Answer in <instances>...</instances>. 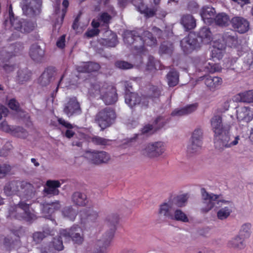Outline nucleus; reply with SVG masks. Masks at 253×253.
<instances>
[{"label":"nucleus","mask_w":253,"mask_h":253,"mask_svg":"<svg viewBox=\"0 0 253 253\" xmlns=\"http://www.w3.org/2000/svg\"><path fill=\"white\" fill-rule=\"evenodd\" d=\"M228 248L237 250L243 249L246 247L245 238L242 235H238L229 240L227 243Z\"/></svg>","instance_id":"obj_28"},{"label":"nucleus","mask_w":253,"mask_h":253,"mask_svg":"<svg viewBox=\"0 0 253 253\" xmlns=\"http://www.w3.org/2000/svg\"><path fill=\"white\" fill-rule=\"evenodd\" d=\"M221 37L223 42V44L221 46V48H224L225 45L230 47H235L238 44V37L233 31L231 30L229 32H224Z\"/></svg>","instance_id":"obj_19"},{"label":"nucleus","mask_w":253,"mask_h":253,"mask_svg":"<svg viewBox=\"0 0 253 253\" xmlns=\"http://www.w3.org/2000/svg\"><path fill=\"white\" fill-rule=\"evenodd\" d=\"M174 211L173 203L171 201L163 202L159 206L158 216L159 220L162 222H167L171 220L173 211Z\"/></svg>","instance_id":"obj_13"},{"label":"nucleus","mask_w":253,"mask_h":253,"mask_svg":"<svg viewBox=\"0 0 253 253\" xmlns=\"http://www.w3.org/2000/svg\"><path fill=\"white\" fill-rule=\"evenodd\" d=\"M61 205L59 201L51 203H45L42 205V211L45 217L49 218L52 213L61 208Z\"/></svg>","instance_id":"obj_26"},{"label":"nucleus","mask_w":253,"mask_h":253,"mask_svg":"<svg viewBox=\"0 0 253 253\" xmlns=\"http://www.w3.org/2000/svg\"><path fill=\"white\" fill-rule=\"evenodd\" d=\"M166 146L161 141L149 143L145 148L146 152L151 156L159 157L165 151Z\"/></svg>","instance_id":"obj_17"},{"label":"nucleus","mask_w":253,"mask_h":253,"mask_svg":"<svg viewBox=\"0 0 253 253\" xmlns=\"http://www.w3.org/2000/svg\"><path fill=\"white\" fill-rule=\"evenodd\" d=\"M161 90L158 86L152 85L149 90V97L151 98H159L161 95Z\"/></svg>","instance_id":"obj_54"},{"label":"nucleus","mask_w":253,"mask_h":253,"mask_svg":"<svg viewBox=\"0 0 253 253\" xmlns=\"http://www.w3.org/2000/svg\"><path fill=\"white\" fill-rule=\"evenodd\" d=\"M60 234L65 238H71L73 241L78 244H82L84 241L83 230L78 225H74L69 229H62Z\"/></svg>","instance_id":"obj_11"},{"label":"nucleus","mask_w":253,"mask_h":253,"mask_svg":"<svg viewBox=\"0 0 253 253\" xmlns=\"http://www.w3.org/2000/svg\"><path fill=\"white\" fill-rule=\"evenodd\" d=\"M8 107L12 110L18 111L20 108V105L15 98L10 99L8 103Z\"/></svg>","instance_id":"obj_62"},{"label":"nucleus","mask_w":253,"mask_h":253,"mask_svg":"<svg viewBox=\"0 0 253 253\" xmlns=\"http://www.w3.org/2000/svg\"><path fill=\"white\" fill-rule=\"evenodd\" d=\"M65 35H63L58 39L56 42V46L60 48L63 49L65 46Z\"/></svg>","instance_id":"obj_64"},{"label":"nucleus","mask_w":253,"mask_h":253,"mask_svg":"<svg viewBox=\"0 0 253 253\" xmlns=\"http://www.w3.org/2000/svg\"><path fill=\"white\" fill-rule=\"evenodd\" d=\"M63 112L69 118L82 114L81 105L76 97L73 96L67 98V102L63 108Z\"/></svg>","instance_id":"obj_10"},{"label":"nucleus","mask_w":253,"mask_h":253,"mask_svg":"<svg viewBox=\"0 0 253 253\" xmlns=\"http://www.w3.org/2000/svg\"><path fill=\"white\" fill-rule=\"evenodd\" d=\"M211 57L213 59H217L219 60L221 59L223 57L222 49L219 48L214 47L211 50Z\"/></svg>","instance_id":"obj_57"},{"label":"nucleus","mask_w":253,"mask_h":253,"mask_svg":"<svg viewBox=\"0 0 253 253\" xmlns=\"http://www.w3.org/2000/svg\"><path fill=\"white\" fill-rule=\"evenodd\" d=\"M30 204L20 202L18 205L11 206L8 211V216L11 218L24 219L30 221L34 219L35 215L31 212Z\"/></svg>","instance_id":"obj_4"},{"label":"nucleus","mask_w":253,"mask_h":253,"mask_svg":"<svg viewBox=\"0 0 253 253\" xmlns=\"http://www.w3.org/2000/svg\"><path fill=\"white\" fill-rule=\"evenodd\" d=\"M56 68L52 66L47 67L43 72V73H46V76L51 81L52 80L53 77L56 75Z\"/></svg>","instance_id":"obj_61"},{"label":"nucleus","mask_w":253,"mask_h":253,"mask_svg":"<svg viewBox=\"0 0 253 253\" xmlns=\"http://www.w3.org/2000/svg\"><path fill=\"white\" fill-rule=\"evenodd\" d=\"M62 212L65 217L71 221H74L77 215V211L72 206L65 207Z\"/></svg>","instance_id":"obj_43"},{"label":"nucleus","mask_w":253,"mask_h":253,"mask_svg":"<svg viewBox=\"0 0 253 253\" xmlns=\"http://www.w3.org/2000/svg\"><path fill=\"white\" fill-rule=\"evenodd\" d=\"M205 84L211 91H214L220 88L222 84V78L218 77L205 76Z\"/></svg>","instance_id":"obj_27"},{"label":"nucleus","mask_w":253,"mask_h":253,"mask_svg":"<svg viewBox=\"0 0 253 253\" xmlns=\"http://www.w3.org/2000/svg\"><path fill=\"white\" fill-rule=\"evenodd\" d=\"M100 33V30L98 29H88L85 32V36L89 38L93 37L94 36H97Z\"/></svg>","instance_id":"obj_63"},{"label":"nucleus","mask_w":253,"mask_h":253,"mask_svg":"<svg viewBox=\"0 0 253 253\" xmlns=\"http://www.w3.org/2000/svg\"><path fill=\"white\" fill-rule=\"evenodd\" d=\"M232 211L228 207L220 209L217 212V217L220 220L227 218L231 213Z\"/></svg>","instance_id":"obj_51"},{"label":"nucleus","mask_w":253,"mask_h":253,"mask_svg":"<svg viewBox=\"0 0 253 253\" xmlns=\"http://www.w3.org/2000/svg\"><path fill=\"white\" fill-rule=\"evenodd\" d=\"M118 43L117 36L113 33H111L108 38L102 39L100 43L107 47H115Z\"/></svg>","instance_id":"obj_39"},{"label":"nucleus","mask_w":253,"mask_h":253,"mask_svg":"<svg viewBox=\"0 0 253 253\" xmlns=\"http://www.w3.org/2000/svg\"><path fill=\"white\" fill-rule=\"evenodd\" d=\"M173 45L172 43L164 42L162 43L159 48V53L162 54H170L173 50Z\"/></svg>","instance_id":"obj_49"},{"label":"nucleus","mask_w":253,"mask_h":253,"mask_svg":"<svg viewBox=\"0 0 253 253\" xmlns=\"http://www.w3.org/2000/svg\"><path fill=\"white\" fill-rule=\"evenodd\" d=\"M86 153L91 154L93 158H108L107 153L103 151L88 150Z\"/></svg>","instance_id":"obj_53"},{"label":"nucleus","mask_w":253,"mask_h":253,"mask_svg":"<svg viewBox=\"0 0 253 253\" xmlns=\"http://www.w3.org/2000/svg\"><path fill=\"white\" fill-rule=\"evenodd\" d=\"M44 50L42 49L38 43L32 44L29 49V56L36 62H41L44 56Z\"/></svg>","instance_id":"obj_22"},{"label":"nucleus","mask_w":253,"mask_h":253,"mask_svg":"<svg viewBox=\"0 0 253 253\" xmlns=\"http://www.w3.org/2000/svg\"><path fill=\"white\" fill-rule=\"evenodd\" d=\"M91 142L95 145L109 146L112 144V140L106 139L98 136H94L91 138Z\"/></svg>","instance_id":"obj_44"},{"label":"nucleus","mask_w":253,"mask_h":253,"mask_svg":"<svg viewBox=\"0 0 253 253\" xmlns=\"http://www.w3.org/2000/svg\"><path fill=\"white\" fill-rule=\"evenodd\" d=\"M60 237L57 238H54L53 241L49 244L48 248H45L42 249L41 253H53L54 250L61 251L63 249L62 241Z\"/></svg>","instance_id":"obj_29"},{"label":"nucleus","mask_w":253,"mask_h":253,"mask_svg":"<svg viewBox=\"0 0 253 253\" xmlns=\"http://www.w3.org/2000/svg\"><path fill=\"white\" fill-rule=\"evenodd\" d=\"M88 163L90 164L91 167L96 166H100L103 164H107L108 162L109 159H87Z\"/></svg>","instance_id":"obj_59"},{"label":"nucleus","mask_w":253,"mask_h":253,"mask_svg":"<svg viewBox=\"0 0 253 253\" xmlns=\"http://www.w3.org/2000/svg\"><path fill=\"white\" fill-rule=\"evenodd\" d=\"M141 104L142 106L147 107L148 106V101L145 97H141L138 94L135 92H127V105L129 107L133 109L137 105Z\"/></svg>","instance_id":"obj_20"},{"label":"nucleus","mask_w":253,"mask_h":253,"mask_svg":"<svg viewBox=\"0 0 253 253\" xmlns=\"http://www.w3.org/2000/svg\"><path fill=\"white\" fill-rule=\"evenodd\" d=\"M12 55H10V53H7L5 57L2 58L1 56H0V67H2L3 70L6 73H10L13 71L15 69V66L13 65H9L6 64V63L8 61V60L10 58V57H11Z\"/></svg>","instance_id":"obj_42"},{"label":"nucleus","mask_w":253,"mask_h":253,"mask_svg":"<svg viewBox=\"0 0 253 253\" xmlns=\"http://www.w3.org/2000/svg\"><path fill=\"white\" fill-rule=\"evenodd\" d=\"M4 192L7 196L18 194L22 200H29L34 195L30 184L20 181H11L5 185Z\"/></svg>","instance_id":"obj_3"},{"label":"nucleus","mask_w":253,"mask_h":253,"mask_svg":"<svg viewBox=\"0 0 253 253\" xmlns=\"http://www.w3.org/2000/svg\"><path fill=\"white\" fill-rule=\"evenodd\" d=\"M168 120H166L163 116H158L156 118L153 122L154 126V131L163 128L167 123Z\"/></svg>","instance_id":"obj_47"},{"label":"nucleus","mask_w":253,"mask_h":253,"mask_svg":"<svg viewBox=\"0 0 253 253\" xmlns=\"http://www.w3.org/2000/svg\"><path fill=\"white\" fill-rule=\"evenodd\" d=\"M20 6L25 15L34 17L41 13L42 1L40 0H22Z\"/></svg>","instance_id":"obj_9"},{"label":"nucleus","mask_w":253,"mask_h":253,"mask_svg":"<svg viewBox=\"0 0 253 253\" xmlns=\"http://www.w3.org/2000/svg\"><path fill=\"white\" fill-rule=\"evenodd\" d=\"M46 75V73H42L38 79V82L42 86H45L48 85L51 81Z\"/></svg>","instance_id":"obj_58"},{"label":"nucleus","mask_w":253,"mask_h":253,"mask_svg":"<svg viewBox=\"0 0 253 253\" xmlns=\"http://www.w3.org/2000/svg\"><path fill=\"white\" fill-rule=\"evenodd\" d=\"M10 18L13 16V14L9 11ZM11 25L14 28L23 33H29L32 32L35 28L36 24L31 21L27 20H23L20 21L18 19H13L10 18Z\"/></svg>","instance_id":"obj_14"},{"label":"nucleus","mask_w":253,"mask_h":253,"mask_svg":"<svg viewBox=\"0 0 253 253\" xmlns=\"http://www.w3.org/2000/svg\"><path fill=\"white\" fill-rule=\"evenodd\" d=\"M221 70V68L218 64L210 62H205L204 63V71L208 72L210 73H213L216 72H220Z\"/></svg>","instance_id":"obj_45"},{"label":"nucleus","mask_w":253,"mask_h":253,"mask_svg":"<svg viewBox=\"0 0 253 253\" xmlns=\"http://www.w3.org/2000/svg\"><path fill=\"white\" fill-rule=\"evenodd\" d=\"M54 231L50 228H45L43 232H36L33 235V241L36 244L41 243L42 240L48 235H54Z\"/></svg>","instance_id":"obj_37"},{"label":"nucleus","mask_w":253,"mask_h":253,"mask_svg":"<svg viewBox=\"0 0 253 253\" xmlns=\"http://www.w3.org/2000/svg\"><path fill=\"white\" fill-rule=\"evenodd\" d=\"M113 236V232L109 231L96 237L93 242L94 253H107Z\"/></svg>","instance_id":"obj_8"},{"label":"nucleus","mask_w":253,"mask_h":253,"mask_svg":"<svg viewBox=\"0 0 253 253\" xmlns=\"http://www.w3.org/2000/svg\"><path fill=\"white\" fill-rule=\"evenodd\" d=\"M237 118L240 122H251L253 119V111L248 107H242L237 110Z\"/></svg>","instance_id":"obj_24"},{"label":"nucleus","mask_w":253,"mask_h":253,"mask_svg":"<svg viewBox=\"0 0 253 253\" xmlns=\"http://www.w3.org/2000/svg\"><path fill=\"white\" fill-rule=\"evenodd\" d=\"M186 201L185 196L180 195L174 198L171 202L173 203V206L175 205L177 207H182Z\"/></svg>","instance_id":"obj_55"},{"label":"nucleus","mask_w":253,"mask_h":253,"mask_svg":"<svg viewBox=\"0 0 253 253\" xmlns=\"http://www.w3.org/2000/svg\"><path fill=\"white\" fill-rule=\"evenodd\" d=\"M62 5L63 6V8L62 9V10H61V15L60 17V22L57 21V23H55V25L56 24H58L59 25V27H60L61 25H62V24L63 22L64 17L67 13V8L69 5V2L68 0H63L62 1Z\"/></svg>","instance_id":"obj_52"},{"label":"nucleus","mask_w":253,"mask_h":253,"mask_svg":"<svg viewBox=\"0 0 253 253\" xmlns=\"http://www.w3.org/2000/svg\"><path fill=\"white\" fill-rule=\"evenodd\" d=\"M215 10L213 7H203L200 12V15L205 23H211L214 16Z\"/></svg>","instance_id":"obj_35"},{"label":"nucleus","mask_w":253,"mask_h":253,"mask_svg":"<svg viewBox=\"0 0 253 253\" xmlns=\"http://www.w3.org/2000/svg\"><path fill=\"white\" fill-rule=\"evenodd\" d=\"M132 3L145 17L150 18L156 15L155 9L149 8L144 3L143 0H132Z\"/></svg>","instance_id":"obj_21"},{"label":"nucleus","mask_w":253,"mask_h":253,"mask_svg":"<svg viewBox=\"0 0 253 253\" xmlns=\"http://www.w3.org/2000/svg\"><path fill=\"white\" fill-rule=\"evenodd\" d=\"M171 220L182 222H188L189 221L187 215L180 209H174Z\"/></svg>","instance_id":"obj_40"},{"label":"nucleus","mask_w":253,"mask_h":253,"mask_svg":"<svg viewBox=\"0 0 253 253\" xmlns=\"http://www.w3.org/2000/svg\"><path fill=\"white\" fill-rule=\"evenodd\" d=\"M244 66L245 70H250L251 66L253 63V52H250L245 53L244 57Z\"/></svg>","instance_id":"obj_50"},{"label":"nucleus","mask_w":253,"mask_h":253,"mask_svg":"<svg viewBox=\"0 0 253 253\" xmlns=\"http://www.w3.org/2000/svg\"><path fill=\"white\" fill-rule=\"evenodd\" d=\"M230 23L234 30L240 34L246 33L250 28L249 22L242 17H234L231 19Z\"/></svg>","instance_id":"obj_16"},{"label":"nucleus","mask_w":253,"mask_h":253,"mask_svg":"<svg viewBox=\"0 0 253 253\" xmlns=\"http://www.w3.org/2000/svg\"><path fill=\"white\" fill-rule=\"evenodd\" d=\"M57 119V122L59 125L62 127L66 128V130L65 132L64 136L67 138H71L74 136L75 134V132L72 130L75 126L73 124H71L68 121H66L62 118H59L56 117Z\"/></svg>","instance_id":"obj_32"},{"label":"nucleus","mask_w":253,"mask_h":253,"mask_svg":"<svg viewBox=\"0 0 253 253\" xmlns=\"http://www.w3.org/2000/svg\"><path fill=\"white\" fill-rule=\"evenodd\" d=\"M211 125L214 132V143L218 149L228 148L236 145L238 143L239 137L236 136L234 140L230 142L229 131L231 126L228 124L222 123L221 115L213 116L211 120Z\"/></svg>","instance_id":"obj_1"},{"label":"nucleus","mask_w":253,"mask_h":253,"mask_svg":"<svg viewBox=\"0 0 253 253\" xmlns=\"http://www.w3.org/2000/svg\"><path fill=\"white\" fill-rule=\"evenodd\" d=\"M61 183L58 180H47L43 190L45 195L49 196L58 195L59 193L58 188L61 186Z\"/></svg>","instance_id":"obj_23"},{"label":"nucleus","mask_w":253,"mask_h":253,"mask_svg":"<svg viewBox=\"0 0 253 253\" xmlns=\"http://www.w3.org/2000/svg\"><path fill=\"white\" fill-rule=\"evenodd\" d=\"M198 37L204 44H209L212 40V35L209 28L204 27L198 33Z\"/></svg>","instance_id":"obj_34"},{"label":"nucleus","mask_w":253,"mask_h":253,"mask_svg":"<svg viewBox=\"0 0 253 253\" xmlns=\"http://www.w3.org/2000/svg\"><path fill=\"white\" fill-rule=\"evenodd\" d=\"M198 106V104L197 103L190 104L180 109H175L171 112V115L172 116L187 115L195 111Z\"/></svg>","instance_id":"obj_31"},{"label":"nucleus","mask_w":253,"mask_h":253,"mask_svg":"<svg viewBox=\"0 0 253 253\" xmlns=\"http://www.w3.org/2000/svg\"><path fill=\"white\" fill-rule=\"evenodd\" d=\"M0 128L18 137L25 138L28 136L27 131L21 126H8L6 122H3L0 124Z\"/></svg>","instance_id":"obj_18"},{"label":"nucleus","mask_w":253,"mask_h":253,"mask_svg":"<svg viewBox=\"0 0 253 253\" xmlns=\"http://www.w3.org/2000/svg\"><path fill=\"white\" fill-rule=\"evenodd\" d=\"M56 68L52 66L47 67L43 72V73H46V76L51 81L52 80L53 77L56 75Z\"/></svg>","instance_id":"obj_60"},{"label":"nucleus","mask_w":253,"mask_h":253,"mask_svg":"<svg viewBox=\"0 0 253 253\" xmlns=\"http://www.w3.org/2000/svg\"><path fill=\"white\" fill-rule=\"evenodd\" d=\"M32 75V72L28 68L20 69L17 72V80L19 84H23L31 79Z\"/></svg>","instance_id":"obj_36"},{"label":"nucleus","mask_w":253,"mask_h":253,"mask_svg":"<svg viewBox=\"0 0 253 253\" xmlns=\"http://www.w3.org/2000/svg\"><path fill=\"white\" fill-rule=\"evenodd\" d=\"M202 195V207L201 211L203 213H207L213 207H218L219 202L227 203V201L220 200V195H216L208 193L204 188L201 190Z\"/></svg>","instance_id":"obj_7"},{"label":"nucleus","mask_w":253,"mask_h":253,"mask_svg":"<svg viewBox=\"0 0 253 253\" xmlns=\"http://www.w3.org/2000/svg\"><path fill=\"white\" fill-rule=\"evenodd\" d=\"M112 19V16L106 12H103L99 14L98 20L102 23V25L109 28V25Z\"/></svg>","instance_id":"obj_46"},{"label":"nucleus","mask_w":253,"mask_h":253,"mask_svg":"<svg viewBox=\"0 0 253 253\" xmlns=\"http://www.w3.org/2000/svg\"><path fill=\"white\" fill-rule=\"evenodd\" d=\"M99 64L94 62H84L77 67L76 70L80 73H92L97 72L100 69Z\"/></svg>","instance_id":"obj_25"},{"label":"nucleus","mask_w":253,"mask_h":253,"mask_svg":"<svg viewBox=\"0 0 253 253\" xmlns=\"http://www.w3.org/2000/svg\"><path fill=\"white\" fill-rule=\"evenodd\" d=\"M168 85L170 87L176 86L179 81L178 73L175 70H170L167 75Z\"/></svg>","instance_id":"obj_41"},{"label":"nucleus","mask_w":253,"mask_h":253,"mask_svg":"<svg viewBox=\"0 0 253 253\" xmlns=\"http://www.w3.org/2000/svg\"><path fill=\"white\" fill-rule=\"evenodd\" d=\"M71 201L75 205L84 207L88 203V199L86 194L84 193L76 191L71 196Z\"/></svg>","instance_id":"obj_30"},{"label":"nucleus","mask_w":253,"mask_h":253,"mask_svg":"<svg viewBox=\"0 0 253 253\" xmlns=\"http://www.w3.org/2000/svg\"><path fill=\"white\" fill-rule=\"evenodd\" d=\"M203 132L202 129L197 128L192 133L190 141L191 143L188 146L187 151L190 153H195L198 152L203 144Z\"/></svg>","instance_id":"obj_12"},{"label":"nucleus","mask_w":253,"mask_h":253,"mask_svg":"<svg viewBox=\"0 0 253 253\" xmlns=\"http://www.w3.org/2000/svg\"><path fill=\"white\" fill-rule=\"evenodd\" d=\"M127 44L133 45L137 52L141 54L145 51V45L155 46L157 44V41L152 33L139 29L127 30Z\"/></svg>","instance_id":"obj_2"},{"label":"nucleus","mask_w":253,"mask_h":253,"mask_svg":"<svg viewBox=\"0 0 253 253\" xmlns=\"http://www.w3.org/2000/svg\"><path fill=\"white\" fill-rule=\"evenodd\" d=\"M95 95H99V98L107 105H112L116 103L118 100V94L115 87L112 85L106 86L103 85L101 87L94 85Z\"/></svg>","instance_id":"obj_6"},{"label":"nucleus","mask_w":253,"mask_h":253,"mask_svg":"<svg viewBox=\"0 0 253 253\" xmlns=\"http://www.w3.org/2000/svg\"><path fill=\"white\" fill-rule=\"evenodd\" d=\"M251 224L250 223H245L243 224L240 229V235H242L245 238L250 235L251 229Z\"/></svg>","instance_id":"obj_56"},{"label":"nucleus","mask_w":253,"mask_h":253,"mask_svg":"<svg viewBox=\"0 0 253 253\" xmlns=\"http://www.w3.org/2000/svg\"><path fill=\"white\" fill-rule=\"evenodd\" d=\"M116 119V113L114 109L106 107L99 111L95 116L94 121L102 130L110 126Z\"/></svg>","instance_id":"obj_5"},{"label":"nucleus","mask_w":253,"mask_h":253,"mask_svg":"<svg viewBox=\"0 0 253 253\" xmlns=\"http://www.w3.org/2000/svg\"><path fill=\"white\" fill-rule=\"evenodd\" d=\"M198 41L194 34L190 33L180 41V46L185 54H189L198 47Z\"/></svg>","instance_id":"obj_15"},{"label":"nucleus","mask_w":253,"mask_h":253,"mask_svg":"<svg viewBox=\"0 0 253 253\" xmlns=\"http://www.w3.org/2000/svg\"><path fill=\"white\" fill-rule=\"evenodd\" d=\"M214 21L216 25L222 27L228 26L230 22L229 16L223 12L217 14L214 18Z\"/></svg>","instance_id":"obj_38"},{"label":"nucleus","mask_w":253,"mask_h":253,"mask_svg":"<svg viewBox=\"0 0 253 253\" xmlns=\"http://www.w3.org/2000/svg\"><path fill=\"white\" fill-rule=\"evenodd\" d=\"M240 101L244 102H253V90H249L239 94Z\"/></svg>","instance_id":"obj_48"},{"label":"nucleus","mask_w":253,"mask_h":253,"mask_svg":"<svg viewBox=\"0 0 253 253\" xmlns=\"http://www.w3.org/2000/svg\"><path fill=\"white\" fill-rule=\"evenodd\" d=\"M180 23L186 31L194 29L196 26V19L191 14H185L182 16Z\"/></svg>","instance_id":"obj_33"}]
</instances>
